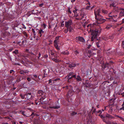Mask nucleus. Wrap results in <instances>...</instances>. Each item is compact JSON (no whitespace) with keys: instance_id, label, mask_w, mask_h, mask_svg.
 Returning <instances> with one entry per match:
<instances>
[{"instance_id":"nucleus-33","label":"nucleus","mask_w":124,"mask_h":124,"mask_svg":"<svg viewBox=\"0 0 124 124\" xmlns=\"http://www.w3.org/2000/svg\"><path fill=\"white\" fill-rule=\"evenodd\" d=\"M13 53H15L16 54L18 53V50H15L13 52Z\"/></svg>"},{"instance_id":"nucleus-52","label":"nucleus","mask_w":124,"mask_h":124,"mask_svg":"<svg viewBox=\"0 0 124 124\" xmlns=\"http://www.w3.org/2000/svg\"><path fill=\"white\" fill-rule=\"evenodd\" d=\"M68 78H69V80H70L71 79H72V78H73V77H70V76L69 77H68Z\"/></svg>"},{"instance_id":"nucleus-8","label":"nucleus","mask_w":124,"mask_h":124,"mask_svg":"<svg viewBox=\"0 0 124 124\" xmlns=\"http://www.w3.org/2000/svg\"><path fill=\"white\" fill-rule=\"evenodd\" d=\"M72 23V21L71 20H70L67 22H65V26L66 27H67L71 26V25Z\"/></svg>"},{"instance_id":"nucleus-25","label":"nucleus","mask_w":124,"mask_h":124,"mask_svg":"<svg viewBox=\"0 0 124 124\" xmlns=\"http://www.w3.org/2000/svg\"><path fill=\"white\" fill-rule=\"evenodd\" d=\"M67 28L68 29V30L69 29V31L70 32H71L72 31V30H73L72 27H71V26L68 27H67Z\"/></svg>"},{"instance_id":"nucleus-57","label":"nucleus","mask_w":124,"mask_h":124,"mask_svg":"<svg viewBox=\"0 0 124 124\" xmlns=\"http://www.w3.org/2000/svg\"><path fill=\"white\" fill-rule=\"evenodd\" d=\"M91 45H88V46L87 47V48L88 49H89L91 47Z\"/></svg>"},{"instance_id":"nucleus-32","label":"nucleus","mask_w":124,"mask_h":124,"mask_svg":"<svg viewBox=\"0 0 124 124\" xmlns=\"http://www.w3.org/2000/svg\"><path fill=\"white\" fill-rule=\"evenodd\" d=\"M100 42V41H99L98 42H96V45L97 46V47H100V46H99V44Z\"/></svg>"},{"instance_id":"nucleus-63","label":"nucleus","mask_w":124,"mask_h":124,"mask_svg":"<svg viewBox=\"0 0 124 124\" xmlns=\"http://www.w3.org/2000/svg\"><path fill=\"white\" fill-rule=\"evenodd\" d=\"M46 72L45 70H43V73H44V75H45Z\"/></svg>"},{"instance_id":"nucleus-29","label":"nucleus","mask_w":124,"mask_h":124,"mask_svg":"<svg viewBox=\"0 0 124 124\" xmlns=\"http://www.w3.org/2000/svg\"><path fill=\"white\" fill-rule=\"evenodd\" d=\"M42 107L44 109H47V110L49 109V107L48 108V107H47L46 106H42Z\"/></svg>"},{"instance_id":"nucleus-60","label":"nucleus","mask_w":124,"mask_h":124,"mask_svg":"<svg viewBox=\"0 0 124 124\" xmlns=\"http://www.w3.org/2000/svg\"><path fill=\"white\" fill-rule=\"evenodd\" d=\"M107 11H105L104 10H102V12L104 13H106Z\"/></svg>"},{"instance_id":"nucleus-6","label":"nucleus","mask_w":124,"mask_h":124,"mask_svg":"<svg viewBox=\"0 0 124 124\" xmlns=\"http://www.w3.org/2000/svg\"><path fill=\"white\" fill-rule=\"evenodd\" d=\"M36 31L38 33V35L37 36L38 37H41L42 34L44 33V31H43L42 29L38 30L37 29H36Z\"/></svg>"},{"instance_id":"nucleus-4","label":"nucleus","mask_w":124,"mask_h":124,"mask_svg":"<svg viewBox=\"0 0 124 124\" xmlns=\"http://www.w3.org/2000/svg\"><path fill=\"white\" fill-rule=\"evenodd\" d=\"M59 37H56L54 41V46L55 48L57 50H59V47H58V44L59 43Z\"/></svg>"},{"instance_id":"nucleus-62","label":"nucleus","mask_w":124,"mask_h":124,"mask_svg":"<svg viewBox=\"0 0 124 124\" xmlns=\"http://www.w3.org/2000/svg\"><path fill=\"white\" fill-rule=\"evenodd\" d=\"M68 82L70 83L71 82V80H69V78H68Z\"/></svg>"},{"instance_id":"nucleus-17","label":"nucleus","mask_w":124,"mask_h":124,"mask_svg":"<svg viewBox=\"0 0 124 124\" xmlns=\"http://www.w3.org/2000/svg\"><path fill=\"white\" fill-rule=\"evenodd\" d=\"M106 117L108 118L109 119H112L114 118V117L110 115L107 114L106 115Z\"/></svg>"},{"instance_id":"nucleus-58","label":"nucleus","mask_w":124,"mask_h":124,"mask_svg":"<svg viewBox=\"0 0 124 124\" xmlns=\"http://www.w3.org/2000/svg\"><path fill=\"white\" fill-rule=\"evenodd\" d=\"M122 43H122V46H123V48H124V41H122Z\"/></svg>"},{"instance_id":"nucleus-40","label":"nucleus","mask_w":124,"mask_h":124,"mask_svg":"<svg viewBox=\"0 0 124 124\" xmlns=\"http://www.w3.org/2000/svg\"><path fill=\"white\" fill-rule=\"evenodd\" d=\"M44 5V3H42L41 4H40L39 5V6L40 7H42V6H43Z\"/></svg>"},{"instance_id":"nucleus-37","label":"nucleus","mask_w":124,"mask_h":124,"mask_svg":"<svg viewBox=\"0 0 124 124\" xmlns=\"http://www.w3.org/2000/svg\"><path fill=\"white\" fill-rule=\"evenodd\" d=\"M68 31V29L67 28V29H65L64 30V32L65 33H66Z\"/></svg>"},{"instance_id":"nucleus-59","label":"nucleus","mask_w":124,"mask_h":124,"mask_svg":"<svg viewBox=\"0 0 124 124\" xmlns=\"http://www.w3.org/2000/svg\"><path fill=\"white\" fill-rule=\"evenodd\" d=\"M112 6L114 7L115 6L114 5L115 3L114 2H113L112 3Z\"/></svg>"},{"instance_id":"nucleus-19","label":"nucleus","mask_w":124,"mask_h":124,"mask_svg":"<svg viewBox=\"0 0 124 124\" xmlns=\"http://www.w3.org/2000/svg\"><path fill=\"white\" fill-rule=\"evenodd\" d=\"M113 9H115L116 11L117 12H118V11L119 10H121L122 9L121 8H119L118 7L116 6H115L114 7Z\"/></svg>"},{"instance_id":"nucleus-64","label":"nucleus","mask_w":124,"mask_h":124,"mask_svg":"<svg viewBox=\"0 0 124 124\" xmlns=\"http://www.w3.org/2000/svg\"><path fill=\"white\" fill-rule=\"evenodd\" d=\"M14 71V70H10V73H11L12 72Z\"/></svg>"},{"instance_id":"nucleus-23","label":"nucleus","mask_w":124,"mask_h":124,"mask_svg":"<svg viewBox=\"0 0 124 124\" xmlns=\"http://www.w3.org/2000/svg\"><path fill=\"white\" fill-rule=\"evenodd\" d=\"M19 24L17 23H15L14 24L12 25V27L13 29H14L16 27H17Z\"/></svg>"},{"instance_id":"nucleus-43","label":"nucleus","mask_w":124,"mask_h":124,"mask_svg":"<svg viewBox=\"0 0 124 124\" xmlns=\"http://www.w3.org/2000/svg\"><path fill=\"white\" fill-rule=\"evenodd\" d=\"M119 15H120V16H124V14H123V13H121V12L120 13Z\"/></svg>"},{"instance_id":"nucleus-10","label":"nucleus","mask_w":124,"mask_h":124,"mask_svg":"<svg viewBox=\"0 0 124 124\" xmlns=\"http://www.w3.org/2000/svg\"><path fill=\"white\" fill-rule=\"evenodd\" d=\"M25 96H26V99L27 100H30L31 99V93H28L25 95Z\"/></svg>"},{"instance_id":"nucleus-39","label":"nucleus","mask_w":124,"mask_h":124,"mask_svg":"<svg viewBox=\"0 0 124 124\" xmlns=\"http://www.w3.org/2000/svg\"><path fill=\"white\" fill-rule=\"evenodd\" d=\"M88 4H89V6H88L86 8V9H89V7H90V3H88Z\"/></svg>"},{"instance_id":"nucleus-15","label":"nucleus","mask_w":124,"mask_h":124,"mask_svg":"<svg viewBox=\"0 0 124 124\" xmlns=\"http://www.w3.org/2000/svg\"><path fill=\"white\" fill-rule=\"evenodd\" d=\"M91 41H93L94 39L95 40L96 39L97 40H99L100 39V38L99 37L98 38H95V37L92 36V37L91 38Z\"/></svg>"},{"instance_id":"nucleus-44","label":"nucleus","mask_w":124,"mask_h":124,"mask_svg":"<svg viewBox=\"0 0 124 124\" xmlns=\"http://www.w3.org/2000/svg\"><path fill=\"white\" fill-rule=\"evenodd\" d=\"M54 61L55 62H59V61L56 59H54Z\"/></svg>"},{"instance_id":"nucleus-26","label":"nucleus","mask_w":124,"mask_h":124,"mask_svg":"<svg viewBox=\"0 0 124 124\" xmlns=\"http://www.w3.org/2000/svg\"><path fill=\"white\" fill-rule=\"evenodd\" d=\"M82 17L80 18V19H83L85 17H86L85 15H83L82 14H81L80 15Z\"/></svg>"},{"instance_id":"nucleus-49","label":"nucleus","mask_w":124,"mask_h":124,"mask_svg":"<svg viewBox=\"0 0 124 124\" xmlns=\"http://www.w3.org/2000/svg\"><path fill=\"white\" fill-rule=\"evenodd\" d=\"M25 112L23 111H22V114L24 116H26V115L24 114Z\"/></svg>"},{"instance_id":"nucleus-48","label":"nucleus","mask_w":124,"mask_h":124,"mask_svg":"<svg viewBox=\"0 0 124 124\" xmlns=\"http://www.w3.org/2000/svg\"><path fill=\"white\" fill-rule=\"evenodd\" d=\"M88 53L89 54H90L91 53V51H90V50H88Z\"/></svg>"},{"instance_id":"nucleus-12","label":"nucleus","mask_w":124,"mask_h":124,"mask_svg":"<svg viewBox=\"0 0 124 124\" xmlns=\"http://www.w3.org/2000/svg\"><path fill=\"white\" fill-rule=\"evenodd\" d=\"M76 38H77L78 40L84 43L85 42V39L82 37L78 36V37H76Z\"/></svg>"},{"instance_id":"nucleus-47","label":"nucleus","mask_w":124,"mask_h":124,"mask_svg":"<svg viewBox=\"0 0 124 124\" xmlns=\"http://www.w3.org/2000/svg\"><path fill=\"white\" fill-rule=\"evenodd\" d=\"M60 79L59 78H57L56 79H55L54 80H53V81H59L60 80Z\"/></svg>"},{"instance_id":"nucleus-22","label":"nucleus","mask_w":124,"mask_h":124,"mask_svg":"<svg viewBox=\"0 0 124 124\" xmlns=\"http://www.w3.org/2000/svg\"><path fill=\"white\" fill-rule=\"evenodd\" d=\"M44 92L41 90H39L38 91V93L40 95H42L44 93Z\"/></svg>"},{"instance_id":"nucleus-51","label":"nucleus","mask_w":124,"mask_h":124,"mask_svg":"<svg viewBox=\"0 0 124 124\" xmlns=\"http://www.w3.org/2000/svg\"><path fill=\"white\" fill-rule=\"evenodd\" d=\"M124 29V28L123 27H121L120 28V29L119 30V31L122 30H123Z\"/></svg>"},{"instance_id":"nucleus-38","label":"nucleus","mask_w":124,"mask_h":124,"mask_svg":"<svg viewBox=\"0 0 124 124\" xmlns=\"http://www.w3.org/2000/svg\"><path fill=\"white\" fill-rule=\"evenodd\" d=\"M68 11L71 14V12L70 10V8L69 7L68 8Z\"/></svg>"},{"instance_id":"nucleus-11","label":"nucleus","mask_w":124,"mask_h":124,"mask_svg":"<svg viewBox=\"0 0 124 124\" xmlns=\"http://www.w3.org/2000/svg\"><path fill=\"white\" fill-rule=\"evenodd\" d=\"M76 74H75L73 72H71L69 74L67 75V76L68 77H69L71 76V77H73L75 78H76Z\"/></svg>"},{"instance_id":"nucleus-1","label":"nucleus","mask_w":124,"mask_h":124,"mask_svg":"<svg viewBox=\"0 0 124 124\" xmlns=\"http://www.w3.org/2000/svg\"><path fill=\"white\" fill-rule=\"evenodd\" d=\"M100 11L101 9H100L97 10L96 12L95 10H94L95 18V19L97 20V22L94 23L93 24V25H98V24L103 23L106 20L102 18V16L100 14Z\"/></svg>"},{"instance_id":"nucleus-35","label":"nucleus","mask_w":124,"mask_h":124,"mask_svg":"<svg viewBox=\"0 0 124 124\" xmlns=\"http://www.w3.org/2000/svg\"><path fill=\"white\" fill-rule=\"evenodd\" d=\"M74 54L76 55H77L79 54V52L77 50H76L74 52Z\"/></svg>"},{"instance_id":"nucleus-27","label":"nucleus","mask_w":124,"mask_h":124,"mask_svg":"<svg viewBox=\"0 0 124 124\" xmlns=\"http://www.w3.org/2000/svg\"><path fill=\"white\" fill-rule=\"evenodd\" d=\"M81 91V90H80L78 88H77L76 90L75 91V92L77 93H78Z\"/></svg>"},{"instance_id":"nucleus-34","label":"nucleus","mask_w":124,"mask_h":124,"mask_svg":"<svg viewBox=\"0 0 124 124\" xmlns=\"http://www.w3.org/2000/svg\"><path fill=\"white\" fill-rule=\"evenodd\" d=\"M112 13V12H110V13L109 14H108V15L109 16V17H112L113 16V17H117V16L116 15L115 16H110V14H111V13Z\"/></svg>"},{"instance_id":"nucleus-9","label":"nucleus","mask_w":124,"mask_h":124,"mask_svg":"<svg viewBox=\"0 0 124 124\" xmlns=\"http://www.w3.org/2000/svg\"><path fill=\"white\" fill-rule=\"evenodd\" d=\"M67 64L68 65V67L71 69H73V68L75 67L76 66V64L73 63H67Z\"/></svg>"},{"instance_id":"nucleus-14","label":"nucleus","mask_w":124,"mask_h":124,"mask_svg":"<svg viewBox=\"0 0 124 124\" xmlns=\"http://www.w3.org/2000/svg\"><path fill=\"white\" fill-rule=\"evenodd\" d=\"M29 72V71L27 70H21L20 72L21 74L24 75V73H28Z\"/></svg>"},{"instance_id":"nucleus-56","label":"nucleus","mask_w":124,"mask_h":124,"mask_svg":"<svg viewBox=\"0 0 124 124\" xmlns=\"http://www.w3.org/2000/svg\"><path fill=\"white\" fill-rule=\"evenodd\" d=\"M49 84L50 83H51L52 82V79H50L49 80Z\"/></svg>"},{"instance_id":"nucleus-31","label":"nucleus","mask_w":124,"mask_h":124,"mask_svg":"<svg viewBox=\"0 0 124 124\" xmlns=\"http://www.w3.org/2000/svg\"><path fill=\"white\" fill-rule=\"evenodd\" d=\"M23 34L26 36V38H27L28 37V35L27 33L25 31H23Z\"/></svg>"},{"instance_id":"nucleus-55","label":"nucleus","mask_w":124,"mask_h":124,"mask_svg":"<svg viewBox=\"0 0 124 124\" xmlns=\"http://www.w3.org/2000/svg\"><path fill=\"white\" fill-rule=\"evenodd\" d=\"M98 113H99L100 114H101L102 113L101 111V110H99L98 112Z\"/></svg>"},{"instance_id":"nucleus-30","label":"nucleus","mask_w":124,"mask_h":124,"mask_svg":"<svg viewBox=\"0 0 124 124\" xmlns=\"http://www.w3.org/2000/svg\"><path fill=\"white\" fill-rule=\"evenodd\" d=\"M109 71H111V72H112L114 73H115L116 72V71H115L114 69L113 68H111L110 69Z\"/></svg>"},{"instance_id":"nucleus-61","label":"nucleus","mask_w":124,"mask_h":124,"mask_svg":"<svg viewBox=\"0 0 124 124\" xmlns=\"http://www.w3.org/2000/svg\"><path fill=\"white\" fill-rule=\"evenodd\" d=\"M43 26L44 28H45L46 26V24H45L44 23L43 24Z\"/></svg>"},{"instance_id":"nucleus-21","label":"nucleus","mask_w":124,"mask_h":124,"mask_svg":"<svg viewBox=\"0 0 124 124\" xmlns=\"http://www.w3.org/2000/svg\"><path fill=\"white\" fill-rule=\"evenodd\" d=\"M69 52L66 50L65 51H63L62 52V54H63L64 55H68L69 54Z\"/></svg>"},{"instance_id":"nucleus-36","label":"nucleus","mask_w":124,"mask_h":124,"mask_svg":"<svg viewBox=\"0 0 124 124\" xmlns=\"http://www.w3.org/2000/svg\"><path fill=\"white\" fill-rule=\"evenodd\" d=\"M21 98L22 99H24L25 98V95H23L21 94L20 95Z\"/></svg>"},{"instance_id":"nucleus-41","label":"nucleus","mask_w":124,"mask_h":124,"mask_svg":"<svg viewBox=\"0 0 124 124\" xmlns=\"http://www.w3.org/2000/svg\"><path fill=\"white\" fill-rule=\"evenodd\" d=\"M119 95H121L122 97H124V93H119Z\"/></svg>"},{"instance_id":"nucleus-53","label":"nucleus","mask_w":124,"mask_h":124,"mask_svg":"<svg viewBox=\"0 0 124 124\" xmlns=\"http://www.w3.org/2000/svg\"><path fill=\"white\" fill-rule=\"evenodd\" d=\"M41 55V54L40 53H39L38 55V59H39V57H40Z\"/></svg>"},{"instance_id":"nucleus-7","label":"nucleus","mask_w":124,"mask_h":124,"mask_svg":"<svg viewBox=\"0 0 124 124\" xmlns=\"http://www.w3.org/2000/svg\"><path fill=\"white\" fill-rule=\"evenodd\" d=\"M49 53L50 56V54H51V55H52L51 57L52 58L54 59L55 58V52L54 50H51L49 52Z\"/></svg>"},{"instance_id":"nucleus-42","label":"nucleus","mask_w":124,"mask_h":124,"mask_svg":"<svg viewBox=\"0 0 124 124\" xmlns=\"http://www.w3.org/2000/svg\"><path fill=\"white\" fill-rule=\"evenodd\" d=\"M100 117H101V118L102 119H104V117H105L104 116H103L102 115H101L100 116Z\"/></svg>"},{"instance_id":"nucleus-5","label":"nucleus","mask_w":124,"mask_h":124,"mask_svg":"<svg viewBox=\"0 0 124 124\" xmlns=\"http://www.w3.org/2000/svg\"><path fill=\"white\" fill-rule=\"evenodd\" d=\"M75 91H74L72 89L69 90V91L67 94V96L68 98L70 96H72L74 94Z\"/></svg>"},{"instance_id":"nucleus-3","label":"nucleus","mask_w":124,"mask_h":124,"mask_svg":"<svg viewBox=\"0 0 124 124\" xmlns=\"http://www.w3.org/2000/svg\"><path fill=\"white\" fill-rule=\"evenodd\" d=\"M114 63L113 62L109 61L108 62H107L105 63H103L102 65V67L103 69L105 68L108 69L109 67H111L113 66Z\"/></svg>"},{"instance_id":"nucleus-46","label":"nucleus","mask_w":124,"mask_h":124,"mask_svg":"<svg viewBox=\"0 0 124 124\" xmlns=\"http://www.w3.org/2000/svg\"><path fill=\"white\" fill-rule=\"evenodd\" d=\"M20 80H21L20 79V78H17V79L16 80V81L18 82H19V81H20Z\"/></svg>"},{"instance_id":"nucleus-45","label":"nucleus","mask_w":124,"mask_h":124,"mask_svg":"<svg viewBox=\"0 0 124 124\" xmlns=\"http://www.w3.org/2000/svg\"><path fill=\"white\" fill-rule=\"evenodd\" d=\"M27 80L28 81H30L31 80V79L29 78H27Z\"/></svg>"},{"instance_id":"nucleus-24","label":"nucleus","mask_w":124,"mask_h":124,"mask_svg":"<svg viewBox=\"0 0 124 124\" xmlns=\"http://www.w3.org/2000/svg\"><path fill=\"white\" fill-rule=\"evenodd\" d=\"M76 79L77 81L78 82L79 81H81L82 80L81 78L80 77V76H77Z\"/></svg>"},{"instance_id":"nucleus-54","label":"nucleus","mask_w":124,"mask_h":124,"mask_svg":"<svg viewBox=\"0 0 124 124\" xmlns=\"http://www.w3.org/2000/svg\"><path fill=\"white\" fill-rule=\"evenodd\" d=\"M122 109H123L124 110V106H123L121 108H120V110H121Z\"/></svg>"},{"instance_id":"nucleus-20","label":"nucleus","mask_w":124,"mask_h":124,"mask_svg":"<svg viewBox=\"0 0 124 124\" xmlns=\"http://www.w3.org/2000/svg\"><path fill=\"white\" fill-rule=\"evenodd\" d=\"M60 108V107L59 106H53V107L50 106V107H49V108H53V109H55L59 108Z\"/></svg>"},{"instance_id":"nucleus-18","label":"nucleus","mask_w":124,"mask_h":124,"mask_svg":"<svg viewBox=\"0 0 124 124\" xmlns=\"http://www.w3.org/2000/svg\"><path fill=\"white\" fill-rule=\"evenodd\" d=\"M86 85H85L86 87H90L92 86V84L88 82L86 83Z\"/></svg>"},{"instance_id":"nucleus-50","label":"nucleus","mask_w":124,"mask_h":124,"mask_svg":"<svg viewBox=\"0 0 124 124\" xmlns=\"http://www.w3.org/2000/svg\"><path fill=\"white\" fill-rule=\"evenodd\" d=\"M122 11L121 12V13L124 14V8L122 9Z\"/></svg>"},{"instance_id":"nucleus-2","label":"nucleus","mask_w":124,"mask_h":124,"mask_svg":"<svg viewBox=\"0 0 124 124\" xmlns=\"http://www.w3.org/2000/svg\"><path fill=\"white\" fill-rule=\"evenodd\" d=\"M96 25L98 27H97L98 29H96L94 30H92V35L93 36L97 38V36L98 35V33L99 32L100 33L101 29L99 24H98V25Z\"/></svg>"},{"instance_id":"nucleus-28","label":"nucleus","mask_w":124,"mask_h":124,"mask_svg":"<svg viewBox=\"0 0 124 124\" xmlns=\"http://www.w3.org/2000/svg\"><path fill=\"white\" fill-rule=\"evenodd\" d=\"M77 113L75 112H73L71 113V116H74L77 114Z\"/></svg>"},{"instance_id":"nucleus-13","label":"nucleus","mask_w":124,"mask_h":124,"mask_svg":"<svg viewBox=\"0 0 124 124\" xmlns=\"http://www.w3.org/2000/svg\"><path fill=\"white\" fill-rule=\"evenodd\" d=\"M40 121L39 119H35L34 121V124H39L40 123Z\"/></svg>"},{"instance_id":"nucleus-16","label":"nucleus","mask_w":124,"mask_h":124,"mask_svg":"<svg viewBox=\"0 0 124 124\" xmlns=\"http://www.w3.org/2000/svg\"><path fill=\"white\" fill-rule=\"evenodd\" d=\"M32 32L33 33V37L34 38H35L36 37V32H36V31H35L34 30V29H32Z\"/></svg>"}]
</instances>
